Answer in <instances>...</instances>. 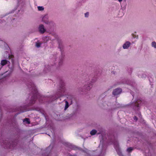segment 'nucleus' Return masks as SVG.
<instances>
[{"mask_svg": "<svg viewBox=\"0 0 156 156\" xmlns=\"http://www.w3.org/2000/svg\"><path fill=\"white\" fill-rule=\"evenodd\" d=\"M98 74H100V72H96L94 74H92L90 76L85 74L83 76L84 82H83L84 88H92L94 83L96 82L98 77Z\"/></svg>", "mask_w": 156, "mask_h": 156, "instance_id": "f257e3e1", "label": "nucleus"}, {"mask_svg": "<svg viewBox=\"0 0 156 156\" xmlns=\"http://www.w3.org/2000/svg\"><path fill=\"white\" fill-rule=\"evenodd\" d=\"M32 96L31 97V99L29 103V105H32L35 102L37 98H39L38 99L39 102L41 103L42 101V98L43 97L41 96L38 93L37 88H32Z\"/></svg>", "mask_w": 156, "mask_h": 156, "instance_id": "f03ea898", "label": "nucleus"}, {"mask_svg": "<svg viewBox=\"0 0 156 156\" xmlns=\"http://www.w3.org/2000/svg\"><path fill=\"white\" fill-rule=\"evenodd\" d=\"M121 84H127L130 85L131 87L134 88L136 86V83L135 82L133 81L127 80L126 79H122L120 81L117 82L114 84L112 87H116L118 85Z\"/></svg>", "mask_w": 156, "mask_h": 156, "instance_id": "7ed1b4c3", "label": "nucleus"}, {"mask_svg": "<svg viewBox=\"0 0 156 156\" xmlns=\"http://www.w3.org/2000/svg\"><path fill=\"white\" fill-rule=\"evenodd\" d=\"M58 48L60 49V51L61 52V58L59 59V61L58 62V65L59 66L61 65L62 64L63 59L64 57V55L63 52V46L62 41L60 40L58 41Z\"/></svg>", "mask_w": 156, "mask_h": 156, "instance_id": "20e7f679", "label": "nucleus"}, {"mask_svg": "<svg viewBox=\"0 0 156 156\" xmlns=\"http://www.w3.org/2000/svg\"><path fill=\"white\" fill-rule=\"evenodd\" d=\"M3 144L5 146L4 147L9 149H14L16 145L14 142L11 141V143L10 140L8 139V140H6L3 142Z\"/></svg>", "mask_w": 156, "mask_h": 156, "instance_id": "39448f33", "label": "nucleus"}, {"mask_svg": "<svg viewBox=\"0 0 156 156\" xmlns=\"http://www.w3.org/2000/svg\"><path fill=\"white\" fill-rule=\"evenodd\" d=\"M18 2L17 6L14 9L12 10V11L10 13H9L8 14H9L10 13H12V12H14L16 9H17V8L18 7L21 5V6H23V5L24 4V0H17Z\"/></svg>", "mask_w": 156, "mask_h": 156, "instance_id": "423d86ee", "label": "nucleus"}, {"mask_svg": "<svg viewBox=\"0 0 156 156\" xmlns=\"http://www.w3.org/2000/svg\"><path fill=\"white\" fill-rule=\"evenodd\" d=\"M122 91V88H115L113 91V94L116 96L120 94Z\"/></svg>", "mask_w": 156, "mask_h": 156, "instance_id": "0eeeda50", "label": "nucleus"}, {"mask_svg": "<svg viewBox=\"0 0 156 156\" xmlns=\"http://www.w3.org/2000/svg\"><path fill=\"white\" fill-rule=\"evenodd\" d=\"M38 30L41 34L44 33L46 31V29L44 28V26L43 24H41L39 25Z\"/></svg>", "mask_w": 156, "mask_h": 156, "instance_id": "6e6552de", "label": "nucleus"}, {"mask_svg": "<svg viewBox=\"0 0 156 156\" xmlns=\"http://www.w3.org/2000/svg\"><path fill=\"white\" fill-rule=\"evenodd\" d=\"M48 29H52L54 28L55 24L53 22L49 21L48 24Z\"/></svg>", "mask_w": 156, "mask_h": 156, "instance_id": "1a4fd4ad", "label": "nucleus"}, {"mask_svg": "<svg viewBox=\"0 0 156 156\" xmlns=\"http://www.w3.org/2000/svg\"><path fill=\"white\" fill-rule=\"evenodd\" d=\"M130 43L129 41H127L123 45V48L124 49H127L130 45Z\"/></svg>", "mask_w": 156, "mask_h": 156, "instance_id": "9d476101", "label": "nucleus"}, {"mask_svg": "<svg viewBox=\"0 0 156 156\" xmlns=\"http://www.w3.org/2000/svg\"><path fill=\"white\" fill-rule=\"evenodd\" d=\"M51 69V66L48 65H45V68L44 69V71L45 73H47L50 71Z\"/></svg>", "mask_w": 156, "mask_h": 156, "instance_id": "9b49d317", "label": "nucleus"}, {"mask_svg": "<svg viewBox=\"0 0 156 156\" xmlns=\"http://www.w3.org/2000/svg\"><path fill=\"white\" fill-rule=\"evenodd\" d=\"M42 21L47 24H48L49 22L48 20L47 16H44L42 18Z\"/></svg>", "mask_w": 156, "mask_h": 156, "instance_id": "f8f14e48", "label": "nucleus"}, {"mask_svg": "<svg viewBox=\"0 0 156 156\" xmlns=\"http://www.w3.org/2000/svg\"><path fill=\"white\" fill-rule=\"evenodd\" d=\"M60 86L59 88H63L65 86V83L62 80H59Z\"/></svg>", "mask_w": 156, "mask_h": 156, "instance_id": "ddd939ff", "label": "nucleus"}, {"mask_svg": "<svg viewBox=\"0 0 156 156\" xmlns=\"http://www.w3.org/2000/svg\"><path fill=\"white\" fill-rule=\"evenodd\" d=\"M142 102V101L140 100H138L136 101L135 106L137 107H139V105Z\"/></svg>", "mask_w": 156, "mask_h": 156, "instance_id": "4468645a", "label": "nucleus"}, {"mask_svg": "<svg viewBox=\"0 0 156 156\" xmlns=\"http://www.w3.org/2000/svg\"><path fill=\"white\" fill-rule=\"evenodd\" d=\"M97 131L95 129H93L90 132V134L91 135H94L97 133Z\"/></svg>", "mask_w": 156, "mask_h": 156, "instance_id": "2eb2a0df", "label": "nucleus"}, {"mask_svg": "<svg viewBox=\"0 0 156 156\" xmlns=\"http://www.w3.org/2000/svg\"><path fill=\"white\" fill-rule=\"evenodd\" d=\"M65 106L64 108L65 110H66L69 107V104L68 102L67 101H65Z\"/></svg>", "mask_w": 156, "mask_h": 156, "instance_id": "dca6fc26", "label": "nucleus"}, {"mask_svg": "<svg viewBox=\"0 0 156 156\" xmlns=\"http://www.w3.org/2000/svg\"><path fill=\"white\" fill-rule=\"evenodd\" d=\"M23 122H26L28 124H30V122L29 119L26 118L23 119Z\"/></svg>", "mask_w": 156, "mask_h": 156, "instance_id": "f3484780", "label": "nucleus"}, {"mask_svg": "<svg viewBox=\"0 0 156 156\" xmlns=\"http://www.w3.org/2000/svg\"><path fill=\"white\" fill-rule=\"evenodd\" d=\"M133 147H129L127 148V151L129 152H130L133 150Z\"/></svg>", "mask_w": 156, "mask_h": 156, "instance_id": "a211bd4d", "label": "nucleus"}, {"mask_svg": "<svg viewBox=\"0 0 156 156\" xmlns=\"http://www.w3.org/2000/svg\"><path fill=\"white\" fill-rule=\"evenodd\" d=\"M37 8L39 11H42L44 9V8L43 6H38Z\"/></svg>", "mask_w": 156, "mask_h": 156, "instance_id": "6ab92c4d", "label": "nucleus"}, {"mask_svg": "<svg viewBox=\"0 0 156 156\" xmlns=\"http://www.w3.org/2000/svg\"><path fill=\"white\" fill-rule=\"evenodd\" d=\"M152 46L155 48H156V43L155 41H153L152 43Z\"/></svg>", "mask_w": 156, "mask_h": 156, "instance_id": "aec40b11", "label": "nucleus"}, {"mask_svg": "<svg viewBox=\"0 0 156 156\" xmlns=\"http://www.w3.org/2000/svg\"><path fill=\"white\" fill-rule=\"evenodd\" d=\"M41 45V43L40 42H37L36 43V45L37 48H39Z\"/></svg>", "mask_w": 156, "mask_h": 156, "instance_id": "412c9836", "label": "nucleus"}, {"mask_svg": "<svg viewBox=\"0 0 156 156\" xmlns=\"http://www.w3.org/2000/svg\"><path fill=\"white\" fill-rule=\"evenodd\" d=\"M148 78L149 79L150 83H152L153 80L152 78L151 77H150V76H148Z\"/></svg>", "mask_w": 156, "mask_h": 156, "instance_id": "4be33fe9", "label": "nucleus"}, {"mask_svg": "<svg viewBox=\"0 0 156 156\" xmlns=\"http://www.w3.org/2000/svg\"><path fill=\"white\" fill-rule=\"evenodd\" d=\"M89 15V12H87L85 14V16L86 17H88Z\"/></svg>", "mask_w": 156, "mask_h": 156, "instance_id": "5701e85b", "label": "nucleus"}, {"mask_svg": "<svg viewBox=\"0 0 156 156\" xmlns=\"http://www.w3.org/2000/svg\"><path fill=\"white\" fill-rule=\"evenodd\" d=\"M128 71L129 73H131L132 71V69L130 68H129L128 69Z\"/></svg>", "mask_w": 156, "mask_h": 156, "instance_id": "b1692460", "label": "nucleus"}, {"mask_svg": "<svg viewBox=\"0 0 156 156\" xmlns=\"http://www.w3.org/2000/svg\"><path fill=\"white\" fill-rule=\"evenodd\" d=\"M4 22H5V21L4 19L1 20L0 19V23H3Z\"/></svg>", "mask_w": 156, "mask_h": 156, "instance_id": "393cba45", "label": "nucleus"}, {"mask_svg": "<svg viewBox=\"0 0 156 156\" xmlns=\"http://www.w3.org/2000/svg\"><path fill=\"white\" fill-rule=\"evenodd\" d=\"M134 120L137 121V120L138 119L136 116H134Z\"/></svg>", "mask_w": 156, "mask_h": 156, "instance_id": "a878e982", "label": "nucleus"}, {"mask_svg": "<svg viewBox=\"0 0 156 156\" xmlns=\"http://www.w3.org/2000/svg\"><path fill=\"white\" fill-rule=\"evenodd\" d=\"M64 95H65V94H61L60 95V97H62V96H64Z\"/></svg>", "mask_w": 156, "mask_h": 156, "instance_id": "bb28decb", "label": "nucleus"}, {"mask_svg": "<svg viewBox=\"0 0 156 156\" xmlns=\"http://www.w3.org/2000/svg\"><path fill=\"white\" fill-rule=\"evenodd\" d=\"M118 0L119 2H121L122 1V0Z\"/></svg>", "mask_w": 156, "mask_h": 156, "instance_id": "cd10ccee", "label": "nucleus"}, {"mask_svg": "<svg viewBox=\"0 0 156 156\" xmlns=\"http://www.w3.org/2000/svg\"><path fill=\"white\" fill-rule=\"evenodd\" d=\"M112 73L114 74H115V71H112Z\"/></svg>", "mask_w": 156, "mask_h": 156, "instance_id": "c85d7f7f", "label": "nucleus"}, {"mask_svg": "<svg viewBox=\"0 0 156 156\" xmlns=\"http://www.w3.org/2000/svg\"><path fill=\"white\" fill-rule=\"evenodd\" d=\"M56 57V56H55V60H56V59H57V58H56V57Z\"/></svg>", "mask_w": 156, "mask_h": 156, "instance_id": "c756f323", "label": "nucleus"}, {"mask_svg": "<svg viewBox=\"0 0 156 156\" xmlns=\"http://www.w3.org/2000/svg\"><path fill=\"white\" fill-rule=\"evenodd\" d=\"M10 56L9 54L8 55V57L9 58L10 57Z\"/></svg>", "mask_w": 156, "mask_h": 156, "instance_id": "7c9ffc66", "label": "nucleus"}, {"mask_svg": "<svg viewBox=\"0 0 156 156\" xmlns=\"http://www.w3.org/2000/svg\"><path fill=\"white\" fill-rule=\"evenodd\" d=\"M62 90H63V89L64 90V88H61Z\"/></svg>", "mask_w": 156, "mask_h": 156, "instance_id": "2f4dec72", "label": "nucleus"}, {"mask_svg": "<svg viewBox=\"0 0 156 156\" xmlns=\"http://www.w3.org/2000/svg\"><path fill=\"white\" fill-rule=\"evenodd\" d=\"M5 16H3L1 18H2Z\"/></svg>", "mask_w": 156, "mask_h": 156, "instance_id": "473e14b6", "label": "nucleus"}, {"mask_svg": "<svg viewBox=\"0 0 156 156\" xmlns=\"http://www.w3.org/2000/svg\"><path fill=\"white\" fill-rule=\"evenodd\" d=\"M20 10H21V9H19V10H18V11H19V12H20Z\"/></svg>", "mask_w": 156, "mask_h": 156, "instance_id": "72a5a7b5", "label": "nucleus"}, {"mask_svg": "<svg viewBox=\"0 0 156 156\" xmlns=\"http://www.w3.org/2000/svg\"><path fill=\"white\" fill-rule=\"evenodd\" d=\"M12 20H15V18H13V19H12Z\"/></svg>", "mask_w": 156, "mask_h": 156, "instance_id": "f704fd0d", "label": "nucleus"}, {"mask_svg": "<svg viewBox=\"0 0 156 156\" xmlns=\"http://www.w3.org/2000/svg\"><path fill=\"white\" fill-rule=\"evenodd\" d=\"M141 77H142V76H141Z\"/></svg>", "mask_w": 156, "mask_h": 156, "instance_id": "c9c22d12", "label": "nucleus"}, {"mask_svg": "<svg viewBox=\"0 0 156 156\" xmlns=\"http://www.w3.org/2000/svg\"><path fill=\"white\" fill-rule=\"evenodd\" d=\"M125 1H126V0H125Z\"/></svg>", "mask_w": 156, "mask_h": 156, "instance_id": "e433bc0d", "label": "nucleus"}]
</instances>
